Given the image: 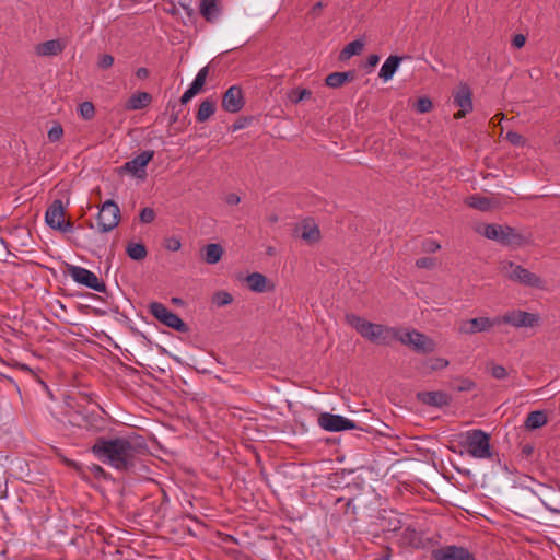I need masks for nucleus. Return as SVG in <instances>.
Returning <instances> with one entry per match:
<instances>
[{"mask_svg":"<svg viewBox=\"0 0 560 560\" xmlns=\"http://www.w3.org/2000/svg\"><path fill=\"white\" fill-rule=\"evenodd\" d=\"M92 453L102 463L117 470H126L133 465L135 447L124 438H100L93 444Z\"/></svg>","mask_w":560,"mask_h":560,"instance_id":"nucleus-1","label":"nucleus"},{"mask_svg":"<svg viewBox=\"0 0 560 560\" xmlns=\"http://www.w3.org/2000/svg\"><path fill=\"white\" fill-rule=\"evenodd\" d=\"M346 323L363 338L378 345H389L396 337V328L374 324L353 313L346 314Z\"/></svg>","mask_w":560,"mask_h":560,"instance_id":"nucleus-2","label":"nucleus"},{"mask_svg":"<svg viewBox=\"0 0 560 560\" xmlns=\"http://www.w3.org/2000/svg\"><path fill=\"white\" fill-rule=\"evenodd\" d=\"M463 446L466 452L477 459H489L492 457L490 435L482 430L472 429L464 432Z\"/></svg>","mask_w":560,"mask_h":560,"instance_id":"nucleus-3","label":"nucleus"},{"mask_svg":"<svg viewBox=\"0 0 560 560\" xmlns=\"http://www.w3.org/2000/svg\"><path fill=\"white\" fill-rule=\"evenodd\" d=\"M478 232L488 240L495 241L505 246H520L526 242V238L522 234L508 225L486 224L478 229Z\"/></svg>","mask_w":560,"mask_h":560,"instance_id":"nucleus-4","label":"nucleus"},{"mask_svg":"<svg viewBox=\"0 0 560 560\" xmlns=\"http://www.w3.org/2000/svg\"><path fill=\"white\" fill-rule=\"evenodd\" d=\"M504 269L506 271V277L510 280L515 281L524 287L538 290L548 289L546 280L520 265L509 261L506 265H504Z\"/></svg>","mask_w":560,"mask_h":560,"instance_id":"nucleus-5","label":"nucleus"},{"mask_svg":"<svg viewBox=\"0 0 560 560\" xmlns=\"http://www.w3.org/2000/svg\"><path fill=\"white\" fill-rule=\"evenodd\" d=\"M395 340L411 347L415 351L420 353H431L436 349V343L432 338L415 329H397Z\"/></svg>","mask_w":560,"mask_h":560,"instance_id":"nucleus-6","label":"nucleus"},{"mask_svg":"<svg viewBox=\"0 0 560 560\" xmlns=\"http://www.w3.org/2000/svg\"><path fill=\"white\" fill-rule=\"evenodd\" d=\"M150 314L163 325L180 332L187 331V325L183 319L170 311L163 303L152 302L149 305Z\"/></svg>","mask_w":560,"mask_h":560,"instance_id":"nucleus-7","label":"nucleus"},{"mask_svg":"<svg viewBox=\"0 0 560 560\" xmlns=\"http://www.w3.org/2000/svg\"><path fill=\"white\" fill-rule=\"evenodd\" d=\"M499 325L506 324L514 328H529L539 324L540 317L536 313H529L522 310H511L499 316Z\"/></svg>","mask_w":560,"mask_h":560,"instance_id":"nucleus-8","label":"nucleus"},{"mask_svg":"<svg viewBox=\"0 0 560 560\" xmlns=\"http://www.w3.org/2000/svg\"><path fill=\"white\" fill-rule=\"evenodd\" d=\"M120 221V209L113 200H106L97 214V228L100 232L107 233L114 230Z\"/></svg>","mask_w":560,"mask_h":560,"instance_id":"nucleus-9","label":"nucleus"},{"mask_svg":"<svg viewBox=\"0 0 560 560\" xmlns=\"http://www.w3.org/2000/svg\"><path fill=\"white\" fill-rule=\"evenodd\" d=\"M66 211L62 201L57 199L47 208L45 213L46 223L54 230L68 232L72 229L71 221L65 219Z\"/></svg>","mask_w":560,"mask_h":560,"instance_id":"nucleus-10","label":"nucleus"},{"mask_svg":"<svg viewBox=\"0 0 560 560\" xmlns=\"http://www.w3.org/2000/svg\"><path fill=\"white\" fill-rule=\"evenodd\" d=\"M69 275L74 282L84 285L94 291L104 293L106 291L105 283L91 270L80 267L71 266L69 268Z\"/></svg>","mask_w":560,"mask_h":560,"instance_id":"nucleus-11","label":"nucleus"},{"mask_svg":"<svg viewBox=\"0 0 560 560\" xmlns=\"http://www.w3.org/2000/svg\"><path fill=\"white\" fill-rule=\"evenodd\" d=\"M453 103L459 108V110L454 114L455 119H462L472 112V91L467 83H460L453 92Z\"/></svg>","mask_w":560,"mask_h":560,"instance_id":"nucleus-12","label":"nucleus"},{"mask_svg":"<svg viewBox=\"0 0 560 560\" xmlns=\"http://www.w3.org/2000/svg\"><path fill=\"white\" fill-rule=\"evenodd\" d=\"M318 424L328 432H339L355 429V423L340 415L324 412L318 417Z\"/></svg>","mask_w":560,"mask_h":560,"instance_id":"nucleus-13","label":"nucleus"},{"mask_svg":"<svg viewBox=\"0 0 560 560\" xmlns=\"http://www.w3.org/2000/svg\"><path fill=\"white\" fill-rule=\"evenodd\" d=\"M432 558L434 560H476L467 548L456 545H446L434 549Z\"/></svg>","mask_w":560,"mask_h":560,"instance_id":"nucleus-14","label":"nucleus"},{"mask_svg":"<svg viewBox=\"0 0 560 560\" xmlns=\"http://www.w3.org/2000/svg\"><path fill=\"white\" fill-rule=\"evenodd\" d=\"M499 325V318L477 317L469 320H464L458 327V331L464 335H474L477 332H485Z\"/></svg>","mask_w":560,"mask_h":560,"instance_id":"nucleus-15","label":"nucleus"},{"mask_svg":"<svg viewBox=\"0 0 560 560\" xmlns=\"http://www.w3.org/2000/svg\"><path fill=\"white\" fill-rule=\"evenodd\" d=\"M221 106L228 113L240 112L244 106V95L241 86H230L223 94Z\"/></svg>","mask_w":560,"mask_h":560,"instance_id":"nucleus-16","label":"nucleus"},{"mask_svg":"<svg viewBox=\"0 0 560 560\" xmlns=\"http://www.w3.org/2000/svg\"><path fill=\"white\" fill-rule=\"evenodd\" d=\"M154 151L147 150L135 156L132 160L125 163L124 168L135 176L143 177L145 175V167L153 159Z\"/></svg>","mask_w":560,"mask_h":560,"instance_id":"nucleus-17","label":"nucleus"},{"mask_svg":"<svg viewBox=\"0 0 560 560\" xmlns=\"http://www.w3.org/2000/svg\"><path fill=\"white\" fill-rule=\"evenodd\" d=\"M295 234L308 245L318 242L320 238L318 225L312 219L303 220L295 228Z\"/></svg>","mask_w":560,"mask_h":560,"instance_id":"nucleus-18","label":"nucleus"},{"mask_svg":"<svg viewBox=\"0 0 560 560\" xmlns=\"http://www.w3.org/2000/svg\"><path fill=\"white\" fill-rule=\"evenodd\" d=\"M66 48V42L50 39L35 46V54L39 57H52L60 55Z\"/></svg>","mask_w":560,"mask_h":560,"instance_id":"nucleus-19","label":"nucleus"},{"mask_svg":"<svg viewBox=\"0 0 560 560\" xmlns=\"http://www.w3.org/2000/svg\"><path fill=\"white\" fill-rule=\"evenodd\" d=\"M247 287L257 293L273 291L275 285L268 281V279L259 272H253L246 277Z\"/></svg>","mask_w":560,"mask_h":560,"instance_id":"nucleus-20","label":"nucleus"},{"mask_svg":"<svg viewBox=\"0 0 560 560\" xmlns=\"http://www.w3.org/2000/svg\"><path fill=\"white\" fill-rule=\"evenodd\" d=\"M402 61V57L392 55L389 56L384 63L382 65L378 77L384 81L387 82L393 79L395 72L399 68L400 62Z\"/></svg>","mask_w":560,"mask_h":560,"instance_id":"nucleus-21","label":"nucleus"},{"mask_svg":"<svg viewBox=\"0 0 560 560\" xmlns=\"http://www.w3.org/2000/svg\"><path fill=\"white\" fill-rule=\"evenodd\" d=\"M199 11L207 22H214L221 12L218 0H200Z\"/></svg>","mask_w":560,"mask_h":560,"instance_id":"nucleus-22","label":"nucleus"},{"mask_svg":"<svg viewBox=\"0 0 560 560\" xmlns=\"http://www.w3.org/2000/svg\"><path fill=\"white\" fill-rule=\"evenodd\" d=\"M152 102V96L148 92H137L126 102V109L138 110L147 107Z\"/></svg>","mask_w":560,"mask_h":560,"instance_id":"nucleus-23","label":"nucleus"},{"mask_svg":"<svg viewBox=\"0 0 560 560\" xmlns=\"http://www.w3.org/2000/svg\"><path fill=\"white\" fill-rule=\"evenodd\" d=\"M418 398L427 405L442 407L447 405L448 396L443 392H424L418 395Z\"/></svg>","mask_w":560,"mask_h":560,"instance_id":"nucleus-24","label":"nucleus"},{"mask_svg":"<svg viewBox=\"0 0 560 560\" xmlns=\"http://www.w3.org/2000/svg\"><path fill=\"white\" fill-rule=\"evenodd\" d=\"M215 101L213 98H207L199 105L196 119L198 122L207 121L215 112Z\"/></svg>","mask_w":560,"mask_h":560,"instance_id":"nucleus-25","label":"nucleus"},{"mask_svg":"<svg viewBox=\"0 0 560 560\" xmlns=\"http://www.w3.org/2000/svg\"><path fill=\"white\" fill-rule=\"evenodd\" d=\"M547 423V416L544 411L537 410L528 413L525 420V427L528 430H536Z\"/></svg>","mask_w":560,"mask_h":560,"instance_id":"nucleus-26","label":"nucleus"},{"mask_svg":"<svg viewBox=\"0 0 560 560\" xmlns=\"http://www.w3.org/2000/svg\"><path fill=\"white\" fill-rule=\"evenodd\" d=\"M465 203L480 211H489L492 209V201L479 195H472L466 198Z\"/></svg>","mask_w":560,"mask_h":560,"instance_id":"nucleus-27","label":"nucleus"},{"mask_svg":"<svg viewBox=\"0 0 560 560\" xmlns=\"http://www.w3.org/2000/svg\"><path fill=\"white\" fill-rule=\"evenodd\" d=\"M223 256V248L220 244H208L205 248V261L209 265H214L221 260Z\"/></svg>","mask_w":560,"mask_h":560,"instance_id":"nucleus-28","label":"nucleus"},{"mask_svg":"<svg viewBox=\"0 0 560 560\" xmlns=\"http://www.w3.org/2000/svg\"><path fill=\"white\" fill-rule=\"evenodd\" d=\"M208 74H209L208 67L201 68L198 71L197 75L195 77L194 81L190 83L188 90H192V93H195L196 95L198 93H200L201 90L205 86V83L207 81Z\"/></svg>","mask_w":560,"mask_h":560,"instance_id":"nucleus-29","label":"nucleus"},{"mask_svg":"<svg viewBox=\"0 0 560 560\" xmlns=\"http://www.w3.org/2000/svg\"><path fill=\"white\" fill-rule=\"evenodd\" d=\"M126 252L127 255L133 260H142L148 255L147 248L142 243H129Z\"/></svg>","mask_w":560,"mask_h":560,"instance_id":"nucleus-30","label":"nucleus"},{"mask_svg":"<svg viewBox=\"0 0 560 560\" xmlns=\"http://www.w3.org/2000/svg\"><path fill=\"white\" fill-rule=\"evenodd\" d=\"M364 43L360 39L350 42L341 50V58L348 59L352 56L360 55L363 51Z\"/></svg>","mask_w":560,"mask_h":560,"instance_id":"nucleus-31","label":"nucleus"},{"mask_svg":"<svg viewBox=\"0 0 560 560\" xmlns=\"http://www.w3.org/2000/svg\"><path fill=\"white\" fill-rule=\"evenodd\" d=\"M349 75L348 72H334L328 74L325 81L329 88H339L348 81Z\"/></svg>","mask_w":560,"mask_h":560,"instance_id":"nucleus-32","label":"nucleus"},{"mask_svg":"<svg viewBox=\"0 0 560 560\" xmlns=\"http://www.w3.org/2000/svg\"><path fill=\"white\" fill-rule=\"evenodd\" d=\"M311 96L312 92L307 89H294L288 93V98L294 104L308 100Z\"/></svg>","mask_w":560,"mask_h":560,"instance_id":"nucleus-33","label":"nucleus"},{"mask_svg":"<svg viewBox=\"0 0 560 560\" xmlns=\"http://www.w3.org/2000/svg\"><path fill=\"white\" fill-rule=\"evenodd\" d=\"M79 114L85 119L90 120L95 116V107L92 102H83L79 105Z\"/></svg>","mask_w":560,"mask_h":560,"instance_id":"nucleus-34","label":"nucleus"},{"mask_svg":"<svg viewBox=\"0 0 560 560\" xmlns=\"http://www.w3.org/2000/svg\"><path fill=\"white\" fill-rule=\"evenodd\" d=\"M212 301L217 306H224L232 303L233 298L229 292L220 291L213 295Z\"/></svg>","mask_w":560,"mask_h":560,"instance_id":"nucleus-35","label":"nucleus"},{"mask_svg":"<svg viewBox=\"0 0 560 560\" xmlns=\"http://www.w3.org/2000/svg\"><path fill=\"white\" fill-rule=\"evenodd\" d=\"M425 365L430 371L443 370L448 365V361L444 358H433L428 360Z\"/></svg>","mask_w":560,"mask_h":560,"instance_id":"nucleus-36","label":"nucleus"},{"mask_svg":"<svg viewBox=\"0 0 560 560\" xmlns=\"http://www.w3.org/2000/svg\"><path fill=\"white\" fill-rule=\"evenodd\" d=\"M163 246L168 252H178L182 247V242L177 236H170L164 240Z\"/></svg>","mask_w":560,"mask_h":560,"instance_id":"nucleus-37","label":"nucleus"},{"mask_svg":"<svg viewBox=\"0 0 560 560\" xmlns=\"http://www.w3.org/2000/svg\"><path fill=\"white\" fill-rule=\"evenodd\" d=\"M63 136V129H62V126L60 124H55L49 130H48V133H47V137H48V140L50 142H57L59 141Z\"/></svg>","mask_w":560,"mask_h":560,"instance_id":"nucleus-38","label":"nucleus"},{"mask_svg":"<svg viewBox=\"0 0 560 560\" xmlns=\"http://www.w3.org/2000/svg\"><path fill=\"white\" fill-rule=\"evenodd\" d=\"M432 102L429 97H420L418 98L416 105H415V108L418 113L420 114H424V113H428L432 109Z\"/></svg>","mask_w":560,"mask_h":560,"instance_id":"nucleus-39","label":"nucleus"},{"mask_svg":"<svg viewBox=\"0 0 560 560\" xmlns=\"http://www.w3.org/2000/svg\"><path fill=\"white\" fill-rule=\"evenodd\" d=\"M489 371L491 375L497 380H504L508 376L506 369L500 364H491Z\"/></svg>","mask_w":560,"mask_h":560,"instance_id":"nucleus-40","label":"nucleus"},{"mask_svg":"<svg viewBox=\"0 0 560 560\" xmlns=\"http://www.w3.org/2000/svg\"><path fill=\"white\" fill-rule=\"evenodd\" d=\"M416 266L421 269H433L436 266V259L432 257H421L416 260Z\"/></svg>","mask_w":560,"mask_h":560,"instance_id":"nucleus-41","label":"nucleus"},{"mask_svg":"<svg viewBox=\"0 0 560 560\" xmlns=\"http://www.w3.org/2000/svg\"><path fill=\"white\" fill-rule=\"evenodd\" d=\"M441 248V245L438 241L435 240H432V238H429V240H425L423 243H422V249L427 253H435L438 252L439 249Z\"/></svg>","mask_w":560,"mask_h":560,"instance_id":"nucleus-42","label":"nucleus"},{"mask_svg":"<svg viewBox=\"0 0 560 560\" xmlns=\"http://www.w3.org/2000/svg\"><path fill=\"white\" fill-rule=\"evenodd\" d=\"M155 219V212L152 208H144L140 212V221L142 223H151Z\"/></svg>","mask_w":560,"mask_h":560,"instance_id":"nucleus-43","label":"nucleus"},{"mask_svg":"<svg viewBox=\"0 0 560 560\" xmlns=\"http://www.w3.org/2000/svg\"><path fill=\"white\" fill-rule=\"evenodd\" d=\"M506 140L514 145H523L525 143L523 136L515 131H509L506 133Z\"/></svg>","mask_w":560,"mask_h":560,"instance_id":"nucleus-44","label":"nucleus"},{"mask_svg":"<svg viewBox=\"0 0 560 560\" xmlns=\"http://www.w3.org/2000/svg\"><path fill=\"white\" fill-rule=\"evenodd\" d=\"M114 65V57L109 54L101 55L98 58V67L102 69H108Z\"/></svg>","mask_w":560,"mask_h":560,"instance_id":"nucleus-45","label":"nucleus"},{"mask_svg":"<svg viewBox=\"0 0 560 560\" xmlns=\"http://www.w3.org/2000/svg\"><path fill=\"white\" fill-rule=\"evenodd\" d=\"M544 506L553 514H560V502L541 500Z\"/></svg>","mask_w":560,"mask_h":560,"instance_id":"nucleus-46","label":"nucleus"},{"mask_svg":"<svg viewBox=\"0 0 560 560\" xmlns=\"http://www.w3.org/2000/svg\"><path fill=\"white\" fill-rule=\"evenodd\" d=\"M525 43H526V37L523 34H516L512 38V45L515 48L520 49V48L524 47Z\"/></svg>","mask_w":560,"mask_h":560,"instance_id":"nucleus-47","label":"nucleus"},{"mask_svg":"<svg viewBox=\"0 0 560 560\" xmlns=\"http://www.w3.org/2000/svg\"><path fill=\"white\" fill-rule=\"evenodd\" d=\"M324 8V3L322 1L316 2L312 9L310 10V14L314 18H317L320 14L322 9Z\"/></svg>","mask_w":560,"mask_h":560,"instance_id":"nucleus-48","label":"nucleus"},{"mask_svg":"<svg viewBox=\"0 0 560 560\" xmlns=\"http://www.w3.org/2000/svg\"><path fill=\"white\" fill-rule=\"evenodd\" d=\"M150 72L147 68L140 67L136 70V77L138 79L144 80L149 77Z\"/></svg>","mask_w":560,"mask_h":560,"instance_id":"nucleus-49","label":"nucleus"},{"mask_svg":"<svg viewBox=\"0 0 560 560\" xmlns=\"http://www.w3.org/2000/svg\"><path fill=\"white\" fill-rule=\"evenodd\" d=\"M194 96H196V94L192 93V90L187 89L180 97L182 104H187Z\"/></svg>","mask_w":560,"mask_h":560,"instance_id":"nucleus-50","label":"nucleus"},{"mask_svg":"<svg viewBox=\"0 0 560 560\" xmlns=\"http://www.w3.org/2000/svg\"><path fill=\"white\" fill-rule=\"evenodd\" d=\"M378 61H380L378 55L373 54L368 57V66L369 67H375L378 63Z\"/></svg>","mask_w":560,"mask_h":560,"instance_id":"nucleus-51","label":"nucleus"},{"mask_svg":"<svg viewBox=\"0 0 560 560\" xmlns=\"http://www.w3.org/2000/svg\"><path fill=\"white\" fill-rule=\"evenodd\" d=\"M240 201H241L240 197L234 194L228 196V198H226V202L229 205H237V203H240Z\"/></svg>","mask_w":560,"mask_h":560,"instance_id":"nucleus-52","label":"nucleus"},{"mask_svg":"<svg viewBox=\"0 0 560 560\" xmlns=\"http://www.w3.org/2000/svg\"><path fill=\"white\" fill-rule=\"evenodd\" d=\"M475 386L474 382L466 381L465 385L460 389H471Z\"/></svg>","mask_w":560,"mask_h":560,"instance_id":"nucleus-53","label":"nucleus"},{"mask_svg":"<svg viewBox=\"0 0 560 560\" xmlns=\"http://www.w3.org/2000/svg\"><path fill=\"white\" fill-rule=\"evenodd\" d=\"M381 560H389V556L387 555V556L383 557Z\"/></svg>","mask_w":560,"mask_h":560,"instance_id":"nucleus-54","label":"nucleus"},{"mask_svg":"<svg viewBox=\"0 0 560 560\" xmlns=\"http://www.w3.org/2000/svg\"><path fill=\"white\" fill-rule=\"evenodd\" d=\"M173 302H174V303H177V302H179V300H178V299H176V298H174V299H173Z\"/></svg>","mask_w":560,"mask_h":560,"instance_id":"nucleus-55","label":"nucleus"}]
</instances>
